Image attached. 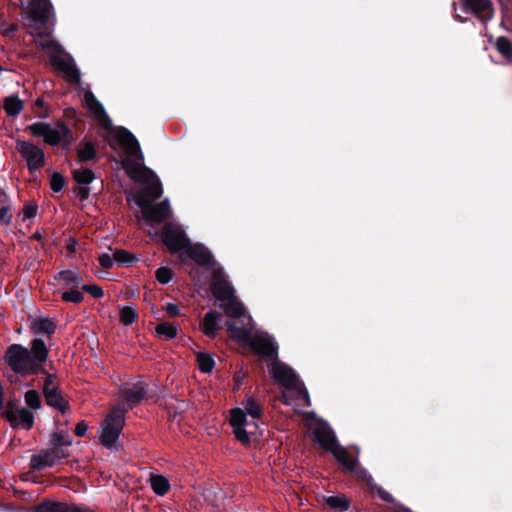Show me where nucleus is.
<instances>
[{"instance_id": "obj_43", "label": "nucleus", "mask_w": 512, "mask_h": 512, "mask_svg": "<svg viewBox=\"0 0 512 512\" xmlns=\"http://www.w3.org/2000/svg\"><path fill=\"white\" fill-rule=\"evenodd\" d=\"M375 490H374V493H376L378 495V497L386 502V503H393L394 502V497L389 493L387 492L385 489H383L381 486H374Z\"/></svg>"}, {"instance_id": "obj_39", "label": "nucleus", "mask_w": 512, "mask_h": 512, "mask_svg": "<svg viewBox=\"0 0 512 512\" xmlns=\"http://www.w3.org/2000/svg\"><path fill=\"white\" fill-rule=\"evenodd\" d=\"M61 299L65 302H72L75 304L81 303L84 299L82 292L77 289H67L61 294Z\"/></svg>"}, {"instance_id": "obj_38", "label": "nucleus", "mask_w": 512, "mask_h": 512, "mask_svg": "<svg viewBox=\"0 0 512 512\" xmlns=\"http://www.w3.org/2000/svg\"><path fill=\"white\" fill-rule=\"evenodd\" d=\"M174 276V272L171 268L162 266L155 271V277L161 284H168Z\"/></svg>"}, {"instance_id": "obj_34", "label": "nucleus", "mask_w": 512, "mask_h": 512, "mask_svg": "<svg viewBox=\"0 0 512 512\" xmlns=\"http://www.w3.org/2000/svg\"><path fill=\"white\" fill-rule=\"evenodd\" d=\"M198 368L202 373H210L215 366V361L211 354L206 352H199L197 354Z\"/></svg>"}, {"instance_id": "obj_3", "label": "nucleus", "mask_w": 512, "mask_h": 512, "mask_svg": "<svg viewBox=\"0 0 512 512\" xmlns=\"http://www.w3.org/2000/svg\"><path fill=\"white\" fill-rule=\"evenodd\" d=\"M48 349L42 339L36 338L31 342V350L20 345H11L6 352V362L10 368L21 375L38 373L46 362Z\"/></svg>"}, {"instance_id": "obj_30", "label": "nucleus", "mask_w": 512, "mask_h": 512, "mask_svg": "<svg viewBox=\"0 0 512 512\" xmlns=\"http://www.w3.org/2000/svg\"><path fill=\"white\" fill-rule=\"evenodd\" d=\"M45 400L49 406L60 410L62 413H65L68 409V402L63 398L60 390L54 393L49 392Z\"/></svg>"}, {"instance_id": "obj_36", "label": "nucleus", "mask_w": 512, "mask_h": 512, "mask_svg": "<svg viewBox=\"0 0 512 512\" xmlns=\"http://www.w3.org/2000/svg\"><path fill=\"white\" fill-rule=\"evenodd\" d=\"M246 415L249 414L254 419L261 418L263 414L262 406L253 398H247L243 403Z\"/></svg>"}, {"instance_id": "obj_52", "label": "nucleus", "mask_w": 512, "mask_h": 512, "mask_svg": "<svg viewBox=\"0 0 512 512\" xmlns=\"http://www.w3.org/2000/svg\"><path fill=\"white\" fill-rule=\"evenodd\" d=\"M52 444L54 446H61V445H70V442L69 441H65L64 440V437L60 434H54L52 436Z\"/></svg>"}, {"instance_id": "obj_40", "label": "nucleus", "mask_w": 512, "mask_h": 512, "mask_svg": "<svg viewBox=\"0 0 512 512\" xmlns=\"http://www.w3.org/2000/svg\"><path fill=\"white\" fill-rule=\"evenodd\" d=\"M25 403L28 407L32 409H39L41 406L39 393L35 390H28L25 393Z\"/></svg>"}, {"instance_id": "obj_24", "label": "nucleus", "mask_w": 512, "mask_h": 512, "mask_svg": "<svg viewBox=\"0 0 512 512\" xmlns=\"http://www.w3.org/2000/svg\"><path fill=\"white\" fill-rule=\"evenodd\" d=\"M148 395V384L145 381L138 380L130 383V409L140 404Z\"/></svg>"}, {"instance_id": "obj_22", "label": "nucleus", "mask_w": 512, "mask_h": 512, "mask_svg": "<svg viewBox=\"0 0 512 512\" xmlns=\"http://www.w3.org/2000/svg\"><path fill=\"white\" fill-rule=\"evenodd\" d=\"M222 314L216 310L207 312L201 320L200 326L202 332L209 338H215L218 331V320Z\"/></svg>"}, {"instance_id": "obj_23", "label": "nucleus", "mask_w": 512, "mask_h": 512, "mask_svg": "<svg viewBox=\"0 0 512 512\" xmlns=\"http://www.w3.org/2000/svg\"><path fill=\"white\" fill-rule=\"evenodd\" d=\"M331 454L346 471H356L358 459L352 457L345 447L339 445Z\"/></svg>"}, {"instance_id": "obj_47", "label": "nucleus", "mask_w": 512, "mask_h": 512, "mask_svg": "<svg viewBox=\"0 0 512 512\" xmlns=\"http://www.w3.org/2000/svg\"><path fill=\"white\" fill-rule=\"evenodd\" d=\"M87 185H80L79 187L74 189L75 195L81 200L84 201L89 197V189L86 187Z\"/></svg>"}, {"instance_id": "obj_21", "label": "nucleus", "mask_w": 512, "mask_h": 512, "mask_svg": "<svg viewBox=\"0 0 512 512\" xmlns=\"http://www.w3.org/2000/svg\"><path fill=\"white\" fill-rule=\"evenodd\" d=\"M111 253H103L99 256L98 260L100 265L105 268H111L114 263L124 265L128 263V253L121 249H110Z\"/></svg>"}, {"instance_id": "obj_19", "label": "nucleus", "mask_w": 512, "mask_h": 512, "mask_svg": "<svg viewBox=\"0 0 512 512\" xmlns=\"http://www.w3.org/2000/svg\"><path fill=\"white\" fill-rule=\"evenodd\" d=\"M220 306L223 308L225 315L230 318H246L245 307L235 294L231 298H227L222 302ZM247 321L246 325L250 326V323L252 322L251 316H247Z\"/></svg>"}, {"instance_id": "obj_29", "label": "nucleus", "mask_w": 512, "mask_h": 512, "mask_svg": "<svg viewBox=\"0 0 512 512\" xmlns=\"http://www.w3.org/2000/svg\"><path fill=\"white\" fill-rule=\"evenodd\" d=\"M55 329L56 324L48 318H39L32 323V330L36 334L52 335Z\"/></svg>"}, {"instance_id": "obj_4", "label": "nucleus", "mask_w": 512, "mask_h": 512, "mask_svg": "<svg viewBox=\"0 0 512 512\" xmlns=\"http://www.w3.org/2000/svg\"><path fill=\"white\" fill-rule=\"evenodd\" d=\"M224 326L232 339L248 346L255 355L272 359L273 361L278 359L277 343L268 333L262 332L253 336L252 327L245 323H241L239 326L234 320H226Z\"/></svg>"}, {"instance_id": "obj_32", "label": "nucleus", "mask_w": 512, "mask_h": 512, "mask_svg": "<svg viewBox=\"0 0 512 512\" xmlns=\"http://www.w3.org/2000/svg\"><path fill=\"white\" fill-rule=\"evenodd\" d=\"M77 155L80 162L94 160L97 156L95 146L91 142H86L77 149Z\"/></svg>"}, {"instance_id": "obj_42", "label": "nucleus", "mask_w": 512, "mask_h": 512, "mask_svg": "<svg viewBox=\"0 0 512 512\" xmlns=\"http://www.w3.org/2000/svg\"><path fill=\"white\" fill-rule=\"evenodd\" d=\"M64 183H65L64 177L60 173L55 172L52 174L51 179H50V186L54 192L61 191L62 188L64 187Z\"/></svg>"}, {"instance_id": "obj_58", "label": "nucleus", "mask_w": 512, "mask_h": 512, "mask_svg": "<svg viewBox=\"0 0 512 512\" xmlns=\"http://www.w3.org/2000/svg\"><path fill=\"white\" fill-rule=\"evenodd\" d=\"M406 512H412V511L408 509Z\"/></svg>"}, {"instance_id": "obj_53", "label": "nucleus", "mask_w": 512, "mask_h": 512, "mask_svg": "<svg viewBox=\"0 0 512 512\" xmlns=\"http://www.w3.org/2000/svg\"><path fill=\"white\" fill-rule=\"evenodd\" d=\"M120 321L124 326L128 325V306L121 307Z\"/></svg>"}, {"instance_id": "obj_50", "label": "nucleus", "mask_w": 512, "mask_h": 512, "mask_svg": "<svg viewBox=\"0 0 512 512\" xmlns=\"http://www.w3.org/2000/svg\"><path fill=\"white\" fill-rule=\"evenodd\" d=\"M165 311L170 317H175V316L179 315V313H180V309H179L178 305H176L174 303H167V305L165 307Z\"/></svg>"}, {"instance_id": "obj_26", "label": "nucleus", "mask_w": 512, "mask_h": 512, "mask_svg": "<svg viewBox=\"0 0 512 512\" xmlns=\"http://www.w3.org/2000/svg\"><path fill=\"white\" fill-rule=\"evenodd\" d=\"M151 488L159 496L165 495L170 489L168 479L160 474H152L150 477Z\"/></svg>"}, {"instance_id": "obj_57", "label": "nucleus", "mask_w": 512, "mask_h": 512, "mask_svg": "<svg viewBox=\"0 0 512 512\" xmlns=\"http://www.w3.org/2000/svg\"><path fill=\"white\" fill-rule=\"evenodd\" d=\"M137 261H138V258L136 257V255L130 253V265Z\"/></svg>"}, {"instance_id": "obj_2", "label": "nucleus", "mask_w": 512, "mask_h": 512, "mask_svg": "<svg viewBox=\"0 0 512 512\" xmlns=\"http://www.w3.org/2000/svg\"><path fill=\"white\" fill-rule=\"evenodd\" d=\"M84 105L93 114L98 123L105 129L103 137L116 153L114 158L120 162L122 168L128 173V131L124 127H112V122L106 114L102 104L91 91L84 93Z\"/></svg>"}, {"instance_id": "obj_51", "label": "nucleus", "mask_w": 512, "mask_h": 512, "mask_svg": "<svg viewBox=\"0 0 512 512\" xmlns=\"http://www.w3.org/2000/svg\"><path fill=\"white\" fill-rule=\"evenodd\" d=\"M87 430H88V425L84 421H81V422L77 423V425L75 427V434L78 437H83L86 434Z\"/></svg>"}, {"instance_id": "obj_54", "label": "nucleus", "mask_w": 512, "mask_h": 512, "mask_svg": "<svg viewBox=\"0 0 512 512\" xmlns=\"http://www.w3.org/2000/svg\"><path fill=\"white\" fill-rule=\"evenodd\" d=\"M364 482L367 484L369 492L374 494V490H375L374 486H378V484L375 483L372 475L367 476V479Z\"/></svg>"}, {"instance_id": "obj_17", "label": "nucleus", "mask_w": 512, "mask_h": 512, "mask_svg": "<svg viewBox=\"0 0 512 512\" xmlns=\"http://www.w3.org/2000/svg\"><path fill=\"white\" fill-rule=\"evenodd\" d=\"M314 440L321 448L330 453L340 445L337 436L330 426H319L313 431Z\"/></svg>"}, {"instance_id": "obj_33", "label": "nucleus", "mask_w": 512, "mask_h": 512, "mask_svg": "<svg viewBox=\"0 0 512 512\" xmlns=\"http://www.w3.org/2000/svg\"><path fill=\"white\" fill-rule=\"evenodd\" d=\"M73 178L79 185H88L95 179V174L91 169L78 168L74 169Z\"/></svg>"}, {"instance_id": "obj_44", "label": "nucleus", "mask_w": 512, "mask_h": 512, "mask_svg": "<svg viewBox=\"0 0 512 512\" xmlns=\"http://www.w3.org/2000/svg\"><path fill=\"white\" fill-rule=\"evenodd\" d=\"M82 289L92 295L94 298H101L103 296V290L101 287L96 285H83Z\"/></svg>"}, {"instance_id": "obj_41", "label": "nucleus", "mask_w": 512, "mask_h": 512, "mask_svg": "<svg viewBox=\"0 0 512 512\" xmlns=\"http://www.w3.org/2000/svg\"><path fill=\"white\" fill-rule=\"evenodd\" d=\"M58 390L59 389L58 384L56 382V378L53 375H47L43 386V394L45 398L47 397V395H49V392L54 393Z\"/></svg>"}, {"instance_id": "obj_1", "label": "nucleus", "mask_w": 512, "mask_h": 512, "mask_svg": "<svg viewBox=\"0 0 512 512\" xmlns=\"http://www.w3.org/2000/svg\"><path fill=\"white\" fill-rule=\"evenodd\" d=\"M130 181L136 189H130V201L141 209L144 220L150 224H160L173 217L169 199L158 203L163 188L157 174L145 165L144 153L135 135L130 132Z\"/></svg>"}, {"instance_id": "obj_49", "label": "nucleus", "mask_w": 512, "mask_h": 512, "mask_svg": "<svg viewBox=\"0 0 512 512\" xmlns=\"http://www.w3.org/2000/svg\"><path fill=\"white\" fill-rule=\"evenodd\" d=\"M49 451L51 452L53 458H55L56 463L67 456L60 446H54L53 448L49 449Z\"/></svg>"}, {"instance_id": "obj_11", "label": "nucleus", "mask_w": 512, "mask_h": 512, "mask_svg": "<svg viewBox=\"0 0 512 512\" xmlns=\"http://www.w3.org/2000/svg\"><path fill=\"white\" fill-rule=\"evenodd\" d=\"M210 290L213 296L224 302L227 298H231L235 290L228 281L222 268H214L211 276Z\"/></svg>"}, {"instance_id": "obj_12", "label": "nucleus", "mask_w": 512, "mask_h": 512, "mask_svg": "<svg viewBox=\"0 0 512 512\" xmlns=\"http://www.w3.org/2000/svg\"><path fill=\"white\" fill-rule=\"evenodd\" d=\"M21 7L26 9L35 24L48 22L53 7L49 0H19Z\"/></svg>"}, {"instance_id": "obj_20", "label": "nucleus", "mask_w": 512, "mask_h": 512, "mask_svg": "<svg viewBox=\"0 0 512 512\" xmlns=\"http://www.w3.org/2000/svg\"><path fill=\"white\" fill-rule=\"evenodd\" d=\"M30 34L33 36L35 43L42 49L52 53H55L60 49L59 44L52 39L51 31L45 29L44 31H38L37 28H32Z\"/></svg>"}, {"instance_id": "obj_55", "label": "nucleus", "mask_w": 512, "mask_h": 512, "mask_svg": "<svg viewBox=\"0 0 512 512\" xmlns=\"http://www.w3.org/2000/svg\"><path fill=\"white\" fill-rule=\"evenodd\" d=\"M356 474H357V477L363 481H365L367 479V476H370L371 474L368 473V471L366 469H359L357 470L356 469Z\"/></svg>"}, {"instance_id": "obj_6", "label": "nucleus", "mask_w": 512, "mask_h": 512, "mask_svg": "<svg viewBox=\"0 0 512 512\" xmlns=\"http://www.w3.org/2000/svg\"><path fill=\"white\" fill-rule=\"evenodd\" d=\"M269 371L276 383L287 390L295 391L304 400L305 405H310L308 390L290 366L276 359L270 364Z\"/></svg>"}, {"instance_id": "obj_8", "label": "nucleus", "mask_w": 512, "mask_h": 512, "mask_svg": "<svg viewBox=\"0 0 512 512\" xmlns=\"http://www.w3.org/2000/svg\"><path fill=\"white\" fill-rule=\"evenodd\" d=\"M160 237L162 243L172 254L183 252L190 243V239L181 226L171 222L164 224L160 231Z\"/></svg>"}, {"instance_id": "obj_28", "label": "nucleus", "mask_w": 512, "mask_h": 512, "mask_svg": "<svg viewBox=\"0 0 512 512\" xmlns=\"http://www.w3.org/2000/svg\"><path fill=\"white\" fill-rule=\"evenodd\" d=\"M3 108L8 116L16 117L23 109V102L17 96L11 95L4 99Z\"/></svg>"}, {"instance_id": "obj_10", "label": "nucleus", "mask_w": 512, "mask_h": 512, "mask_svg": "<svg viewBox=\"0 0 512 512\" xmlns=\"http://www.w3.org/2000/svg\"><path fill=\"white\" fill-rule=\"evenodd\" d=\"M16 150L21 157L26 161L27 167L30 172L39 170L45 161L43 150L35 144L28 141H17Z\"/></svg>"}, {"instance_id": "obj_25", "label": "nucleus", "mask_w": 512, "mask_h": 512, "mask_svg": "<svg viewBox=\"0 0 512 512\" xmlns=\"http://www.w3.org/2000/svg\"><path fill=\"white\" fill-rule=\"evenodd\" d=\"M55 458H53L51 452L48 450H42L38 454L31 457L30 465L33 469L41 470L46 467H52L56 465Z\"/></svg>"}, {"instance_id": "obj_13", "label": "nucleus", "mask_w": 512, "mask_h": 512, "mask_svg": "<svg viewBox=\"0 0 512 512\" xmlns=\"http://www.w3.org/2000/svg\"><path fill=\"white\" fill-rule=\"evenodd\" d=\"M229 424L233 428V434L236 440L244 445L250 443L249 433L245 429L247 425V415L243 409L233 408L230 410Z\"/></svg>"}, {"instance_id": "obj_5", "label": "nucleus", "mask_w": 512, "mask_h": 512, "mask_svg": "<svg viewBox=\"0 0 512 512\" xmlns=\"http://www.w3.org/2000/svg\"><path fill=\"white\" fill-rule=\"evenodd\" d=\"M125 420L124 409H112L98 428L97 441L107 449H118L119 437L125 426Z\"/></svg>"}, {"instance_id": "obj_46", "label": "nucleus", "mask_w": 512, "mask_h": 512, "mask_svg": "<svg viewBox=\"0 0 512 512\" xmlns=\"http://www.w3.org/2000/svg\"><path fill=\"white\" fill-rule=\"evenodd\" d=\"M36 213H37V206L33 205V204L26 205L22 210L24 220L35 217Z\"/></svg>"}, {"instance_id": "obj_45", "label": "nucleus", "mask_w": 512, "mask_h": 512, "mask_svg": "<svg viewBox=\"0 0 512 512\" xmlns=\"http://www.w3.org/2000/svg\"><path fill=\"white\" fill-rule=\"evenodd\" d=\"M18 30V26L13 23H2L0 26V32L4 36H9L14 34Z\"/></svg>"}, {"instance_id": "obj_9", "label": "nucleus", "mask_w": 512, "mask_h": 512, "mask_svg": "<svg viewBox=\"0 0 512 512\" xmlns=\"http://www.w3.org/2000/svg\"><path fill=\"white\" fill-rule=\"evenodd\" d=\"M50 62L65 79L71 83L80 82V72L71 56L61 52V48L50 55Z\"/></svg>"}, {"instance_id": "obj_56", "label": "nucleus", "mask_w": 512, "mask_h": 512, "mask_svg": "<svg viewBox=\"0 0 512 512\" xmlns=\"http://www.w3.org/2000/svg\"><path fill=\"white\" fill-rule=\"evenodd\" d=\"M138 319V312L135 308L130 306V324Z\"/></svg>"}, {"instance_id": "obj_15", "label": "nucleus", "mask_w": 512, "mask_h": 512, "mask_svg": "<svg viewBox=\"0 0 512 512\" xmlns=\"http://www.w3.org/2000/svg\"><path fill=\"white\" fill-rule=\"evenodd\" d=\"M7 420L15 428L30 429L34 423L33 414L23 407L8 406L5 412Z\"/></svg>"}, {"instance_id": "obj_48", "label": "nucleus", "mask_w": 512, "mask_h": 512, "mask_svg": "<svg viewBox=\"0 0 512 512\" xmlns=\"http://www.w3.org/2000/svg\"><path fill=\"white\" fill-rule=\"evenodd\" d=\"M12 220V214L7 207L0 208V222L3 224H10Z\"/></svg>"}, {"instance_id": "obj_7", "label": "nucleus", "mask_w": 512, "mask_h": 512, "mask_svg": "<svg viewBox=\"0 0 512 512\" xmlns=\"http://www.w3.org/2000/svg\"><path fill=\"white\" fill-rule=\"evenodd\" d=\"M27 129L34 136L43 137L44 141L50 145L68 144L71 140L70 130L62 123L51 126L47 123L37 122L29 125Z\"/></svg>"}, {"instance_id": "obj_14", "label": "nucleus", "mask_w": 512, "mask_h": 512, "mask_svg": "<svg viewBox=\"0 0 512 512\" xmlns=\"http://www.w3.org/2000/svg\"><path fill=\"white\" fill-rule=\"evenodd\" d=\"M464 11L473 14L485 23L493 18L494 9L491 0H462Z\"/></svg>"}, {"instance_id": "obj_35", "label": "nucleus", "mask_w": 512, "mask_h": 512, "mask_svg": "<svg viewBox=\"0 0 512 512\" xmlns=\"http://www.w3.org/2000/svg\"><path fill=\"white\" fill-rule=\"evenodd\" d=\"M496 49L507 60L512 59V42L505 36H500L496 40Z\"/></svg>"}, {"instance_id": "obj_18", "label": "nucleus", "mask_w": 512, "mask_h": 512, "mask_svg": "<svg viewBox=\"0 0 512 512\" xmlns=\"http://www.w3.org/2000/svg\"><path fill=\"white\" fill-rule=\"evenodd\" d=\"M183 252L200 266L215 265L213 255L202 244L190 242Z\"/></svg>"}, {"instance_id": "obj_27", "label": "nucleus", "mask_w": 512, "mask_h": 512, "mask_svg": "<svg viewBox=\"0 0 512 512\" xmlns=\"http://www.w3.org/2000/svg\"><path fill=\"white\" fill-rule=\"evenodd\" d=\"M325 503L334 510L339 512L348 511L350 508V500L345 495H333L325 498Z\"/></svg>"}, {"instance_id": "obj_16", "label": "nucleus", "mask_w": 512, "mask_h": 512, "mask_svg": "<svg viewBox=\"0 0 512 512\" xmlns=\"http://www.w3.org/2000/svg\"><path fill=\"white\" fill-rule=\"evenodd\" d=\"M83 279L76 270H63L54 275L53 281L49 283L52 286H58L63 289H78L82 286Z\"/></svg>"}, {"instance_id": "obj_37", "label": "nucleus", "mask_w": 512, "mask_h": 512, "mask_svg": "<svg viewBox=\"0 0 512 512\" xmlns=\"http://www.w3.org/2000/svg\"><path fill=\"white\" fill-rule=\"evenodd\" d=\"M155 330L158 336L165 339H173L177 336V327L170 322L159 323Z\"/></svg>"}, {"instance_id": "obj_31", "label": "nucleus", "mask_w": 512, "mask_h": 512, "mask_svg": "<svg viewBox=\"0 0 512 512\" xmlns=\"http://www.w3.org/2000/svg\"><path fill=\"white\" fill-rule=\"evenodd\" d=\"M36 512H70V504L46 501L37 506Z\"/></svg>"}]
</instances>
